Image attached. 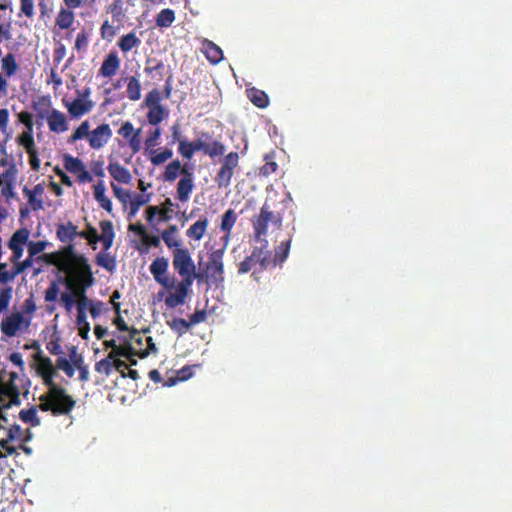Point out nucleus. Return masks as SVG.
Here are the masks:
<instances>
[{
	"label": "nucleus",
	"instance_id": "f257e3e1",
	"mask_svg": "<svg viewBox=\"0 0 512 512\" xmlns=\"http://www.w3.org/2000/svg\"><path fill=\"white\" fill-rule=\"evenodd\" d=\"M75 406V401L62 388H53L46 396L40 397L39 408L52 411L54 415L68 414Z\"/></svg>",
	"mask_w": 512,
	"mask_h": 512
},
{
	"label": "nucleus",
	"instance_id": "f03ea898",
	"mask_svg": "<svg viewBox=\"0 0 512 512\" xmlns=\"http://www.w3.org/2000/svg\"><path fill=\"white\" fill-rule=\"evenodd\" d=\"M223 256L224 248L212 251L206 266L205 274L207 280L215 286H219L224 281Z\"/></svg>",
	"mask_w": 512,
	"mask_h": 512
},
{
	"label": "nucleus",
	"instance_id": "7ed1b4c3",
	"mask_svg": "<svg viewBox=\"0 0 512 512\" xmlns=\"http://www.w3.org/2000/svg\"><path fill=\"white\" fill-rule=\"evenodd\" d=\"M169 262L165 257L156 258L150 265V272L155 281L166 290H173L176 282L175 276L167 275Z\"/></svg>",
	"mask_w": 512,
	"mask_h": 512
},
{
	"label": "nucleus",
	"instance_id": "20e7f679",
	"mask_svg": "<svg viewBox=\"0 0 512 512\" xmlns=\"http://www.w3.org/2000/svg\"><path fill=\"white\" fill-rule=\"evenodd\" d=\"M31 319L23 315L22 312H14L6 316L0 325L1 332L7 337H15L22 329H28Z\"/></svg>",
	"mask_w": 512,
	"mask_h": 512
},
{
	"label": "nucleus",
	"instance_id": "39448f33",
	"mask_svg": "<svg viewBox=\"0 0 512 512\" xmlns=\"http://www.w3.org/2000/svg\"><path fill=\"white\" fill-rule=\"evenodd\" d=\"M173 267L178 274L186 272H195L196 266L187 248H178L173 250Z\"/></svg>",
	"mask_w": 512,
	"mask_h": 512
},
{
	"label": "nucleus",
	"instance_id": "423d86ee",
	"mask_svg": "<svg viewBox=\"0 0 512 512\" xmlns=\"http://www.w3.org/2000/svg\"><path fill=\"white\" fill-rule=\"evenodd\" d=\"M278 223L280 219L272 211L269 210L268 206L264 204L261 208L260 214L254 221V230L256 238L260 239L262 235L267 233L268 223Z\"/></svg>",
	"mask_w": 512,
	"mask_h": 512
},
{
	"label": "nucleus",
	"instance_id": "0eeeda50",
	"mask_svg": "<svg viewBox=\"0 0 512 512\" xmlns=\"http://www.w3.org/2000/svg\"><path fill=\"white\" fill-rule=\"evenodd\" d=\"M29 230L19 229L11 236L8 247L12 250L11 262H17L23 255V245L28 241Z\"/></svg>",
	"mask_w": 512,
	"mask_h": 512
},
{
	"label": "nucleus",
	"instance_id": "6e6552de",
	"mask_svg": "<svg viewBox=\"0 0 512 512\" xmlns=\"http://www.w3.org/2000/svg\"><path fill=\"white\" fill-rule=\"evenodd\" d=\"M112 137V130L108 124H101L89 134V145L93 149L102 148Z\"/></svg>",
	"mask_w": 512,
	"mask_h": 512
},
{
	"label": "nucleus",
	"instance_id": "1a4fd4ad",
	"mask_svg": "<svg viewBox=\"0 0 512 512\" xmlns=\"http://www.w3.org/2000/svg\"><path fill=\"white\" fill-rule=\"evenodd\" d=\"M268 259V251H264L262 248L255 249L252 254L240 263L239 272L247 273L256 263H260L264 266Z\"/></svg>",
	"mask_w": 512,
	"mask_h": 512
},
{
	"label": "nucleus",
	"instance_id": "9d476101",
	"mask_svg": "<svg viewBox=\"0 0 512 512\" xmlns=\"http://www.w3.org/2000/svg\"><path fill=\"white\" fill-rule=\"evenodd\" d=\"M94 103L85 98H76L74 101L66 103V108L71 116L78 118L90 112Z\"/></svg>",
	"mask_w": 512,
	"mask_h": 512
},
{
	"label": "nucleus",
	"instance_id": "9b49d317",
	"mask_svg": "<svg viewBox=\"0 0 512 512\" xmlns=\"http://www.w3.org/2000/svg\"><path fill=\"white\" fill-rule=\"evenodd\" d=\"M181 173L184 176L178 182L177 197L181 202H186L194 188L193 177L186 170H182Z\"/></svg>",
	"mask_w": 512,
	"mask_h": 512
},
{
	"label": "nucleus",
	"instance_id": "f8f14e48",
	"mask_svg": "<svg viewBox=\"0 0 512 512\" xmlns=\"http://www.w3.org/2000/svg\"><path fill=\"white\" fill-rule=\"evenodd\" d=\"M173 289H175V291H171L165 298V304L169 308H175L184 304L189 291L177 281Z\"/></svg>",
	"mask_w": 512,
	"mask_h": 512
},
{
	"label": "nucleus",
	"instance_id": "ddd939ff",
	"mask_svg": "<svg viewBox=\"0 0 512 512\" xmlns=\"http://www.w3.org/2000/svg\"><path fill=\"white\" fill-rule=\"evenodd\" d=\"M48 127L54 133H63L68 130V122L64 113L52 109L49 116Z\"/></svg>",
	"mask_w": 512,
	"mask_h": 512
},
{
	"label": "nucleus",
	"instance_id": "4468645a",
	"mask_svg": "<svg viewBox=\"0 0 512 512\" xmlns=\"http://www.w3.org/2000/svg\"><path fill=\"white\" fill-rule=\"evenodd\" d=\"M74 295L78 310L76 322H83L84 319H87L86 310L89 309L90 299L86 296L84 287L74 289Z\"/></svg>",
	"mask_w": 512,
	"mask_h": 512
},
{
	"label": "nucleus",
	"instance_id": "2eb2a0df",
	"mask_svg": "<svg viewBox=\"0 0 512 512\" xmlns=\"http://www.w3.org/2000/svg\"><path fill=\"white\" fill-rule=\"evenodd\" d=\"M120 67V60L116 53H109L103 61L99 73L104 77H112Z\"/></svg>",
	"mask_w": 512,
	"mask_h": 512
},
{
	"label": "nucleus",
	"instance_id": "dca6fc26",
	"mask_svg": "<svg viewBox=\"0 0 512 512\" xmlns=\"http://www.w3.org/2000/svg\"><path fill=\"white\" fill-rule=\"evenodd\" d=\"M109 174L118 182L128 184L131 182L132 176L127 168L118 162H112L107 167Z\"/></svg>",
	"mask_w": 512,
	"mask_h": 512
},
{
	"label": "nucleus",
	"instance_id": "f3484780",
	"mask_svg": "<svg viewBox=\"0 0 512 512\" xmlns=\"http://www.w3.org/2000/svg\"><path fill=\"white\" fill-rule=\"evenodd\" d=\"M56 234H57L58 239L62 243H70L76 237L79 236L77 227L71 222H68L67 224H59L57 226Z\"/></svg>",
	"mask_w": 512,
	"mask_h": 512
},
{
	"label": "nucleus",
	"instance_id": "a211bd4d",
	"mask_svg": "<svg viewBox=\"0 0 512 512\" xmlns=\"http://www.w3.org/2000/svg\"><path fill=\"white\" fill-rule=\"evenodd\" d=\"M101 235H98V241L102 242L105 250L110 249L113 244L114 239V230L113 224L109 220H104L100 222Z\"/></svg>",
	"mask_w": 512,
	"mask_h": 512
},
{
	"label": "nucleus",
	"instance_id": "6ab92c4d",
	"mask_svg": "<svg viewBox=\"0 0 512 512\" xmlns=\"http://www.w3.org/2000/svg\"><path fill=\"white\" fill-rule=\"evenodd\" d=\"M43 192L44 187L41 184H37L33 189H28L27 187L23 189V193L27 197L28 203L34 210L43 208L42 200L37 198L38 196H41Z\"/></svg>",
	"mask_w": 512,
	"mask_h": 512
},
{
	"label": "nucleus",
	"instance_id": "aec40b11",
	"mask_svg": "<svg viewBox=\"0 0 512 512\" xmlns=\"http://www.w3.org/2000/svg\"><path fill=\"white\" fill-rule=\"evenodd\" d=\"M203 51L212 64H217L223 59L222 49L210 40L203 41Z\"/></svg>",
	"mask_w": 512,
	"mask_h": 512
},
{
	"label": "nucleus",
	"instance_id": "412c9836",
	"mask_svg": "<svg viewBox=\"0 0 512 512\" xmlns=\"http://www.w3.org/2000/svg\"><path fill=\"white\" fill-rule=\"evenodd\" d=\"M105 185L103 182H99L94 186V197L99 205L108 211L109 213L112 211V203L110 199L105 195Z\"/></svg>",
	"mask_w": 512,
	"mask_h": 512
},
{
	"label": "nucleus",
	"instance_id": "4be33fe9",
	"mask_svg": "<svg viewBox=\"0 0 512 512\" xmlns=\"http://www.w3.org/2000/svg\"><path fill=\"white\" fill-rule=\"evenodd\" d=\"M207 226V218L199 219L186 231V235L195 240H200L204 236Z\"/></svg>",
	"mask_w": 512,
	"mask_h": 512
},
{
	"label": "nucleus",
	"instance_id": "5701e85b",
	"mask_svg": "<svg viewBox=\"0 0 512 512\" xmlns=\"http://www.w3.org/2000/svg\"><path fill=\"white\" fill-rule=\"evenodd\" d=\"M168 114V110L162 105L151 107L147 113V119L151 125H157L162 122L168 116Z\"/></svg>",
	"mask_w": 512,
	"mask_h": 512
},
{
	"label": "nucleus",
	"instance_id": "b1692460",
	"mask_svg": "<svg viewBox=\"0 0 512 512\" xmlns=\"http://www.w3.org/2000/svg\"><path fill=\"white\" fill-rule=\"evenodd\" d=\"M141 43V40L136 36L135 33L130 32L126 35H123L119 42L118 46L123 52H128L135 47H138Z\"/></svg>",
	"mask_w": 512,
	"mask_h": 512
},
{
	"label": "nucleus",
	"instance_id": "393cba45",
	"mask_svg": "<svg viewBox=\"0 0 512 512\" xmlns=\"http://www.w3.org/2000/svg\"><path fill=\"white\" fill-rule=\"evenodd\" d=\"M126 80H127V97L131 101L139 100L141 98L140 81L134 76H130Z\"/></svg>",
	"mask_w": 512,
	"mask_h": 512
},
{
	"label": "nucleus",
	"instance_id": "a878e982",
	"mask_svg": "<svg viewBox=\"0 0 512 512\" xmlns=\"http://www.w3.org/2000/svg\"><path fill=\"white\" fill-rule=\"evenodd\" d=\"M247 92L249 99L255 106L259 108H265L268 106L269 99L265 92L258 90L256 88H252Z\"/></svg>",
	"mask_w": 512,
	"mask_h": 512
},
{
	"label": "nucleus",
	"instance_id": "bb28decb",
	"mask_svg": "<svg viewBox=\"0 0 512 512\" xmlns=\"http://www.w3.org/2000/svg\"><path fill=\"white\" fill-rule=\"evenodd\" d=\"M64 167L73 174H78L85 167L81 159L73 157L69 154L63 156Z\"/></svg>",
	"mask_w": 512,
	"mask_h": 512
},
{
	"label": "nucleus",
	"instance_id": "cd10ccee",
	"mask_svg": "<svg viewBox=\"0 0 512 512\" xmlns=\"http://www.w3.org/2000/svg\"><path fill=\"white\" fill-rule=\"evenodd\" d=\"M175 20L174 11L171 9H163L156 17V25L161 28H167Z\"/></svg>",
	"mask_w": 512,
	"mask_h": 512
},
{
	"label": "nucleus",
	"instance_id": "c85d7f7f",
	"mask_svg": "<svg viewBox=\"0 0 512 512\" xmlns=\"http://www.w3.org/2000/svg\"><path fill=\"white\" fill-rule=\"evenodd\" d=\"M181 171V163L179 160H174L166 166L163 179L166 182H173L179 172Z\"/></svg>",
	"mask_w": 512,
	"mask_h": 512
},
{
	"label": "nucleus",
	"instance_id": "c756f323",
	"mask_svg": "<svg viewBox=\"0 0 512 512\" xmlns=\"http://www.w3.org/2000/svg\"><path fill=\"white\" fill-rule=\"evenodd\" d=\"M90 124L88 121H84L82 122L79 127L74 131V133L70 136V138L68 139V143L72 144V143H75L76 141L80 140V139H83V138H87L89 139V134H90Z\"/></svg>",
	"mask_w": 512,
	"mask_h": 512
},
{
	"label": "nucleus",
	"instance_id": "7c9ffc66",
	"mask_svg": "<svg viewBox=\"0 0 512 512\" xmlns=\"http://www.w3.org/2000/svg\"><path fill=\"white\" fill-rule=\"evenodd\" d=\"M74 21V14L69 10L62 9L56 18V24L61 29H68Z\"/></svg>",
	"mask_w": 512,
	"mask_h": 512
},
{
	"label": "nucleus",
	"instance_id": "2f4dec72",
	"mask_svg": "<svg viewBox=\"0 0 512 512\" xmlns=\"http://www.w3.org/2000/svg\"><path fill=\"white\" fill-rule=\"evenodd\" d=\"M232 176H233V171L222 166L220 168L219 172L217 173L215 181L217 182V185L220 188H222V187L226 188L230 185Z\"/></svg>",
	"mask_w": 512,
	"mask_h": 512
},
{
	"label": "nucleus",
	"instance_id": "473e14b6",
	"mask_svg": "<svg viewBox=\"0 0 512 512\" xmlns=\"http://www.w3.org/2000/svg\"><path fill=\"white\" fill-rule=\"evenodd\" d=\"M2 69L5 71L8 77L14 75L18 69L13 54L9 53L2 59Z\"/></svg>",
	"mask_w": 512,
	"mask_h": 512
},
{
	"label": "nucleus",
	"instance_id": "72a5a7b5",
	"mask_svg": "<svg viewBox=\"0 0 512 512\" xmlns=\"http://www.w3.org/2000/svg\"><path fill=\"white\" fill-rule=\"evenodd\" d=\"M236 221V213L233 209H228L222 216L221 230L230 232Z\"/></svg>",
	"mask_w": 512,
	"mask_h": 512
},
{
	"label": "nucleus",
	"instance_id": "f704fd0d",
	"mask_svg": "<svg viewBox=\"0 0 512 512\" xmlns=\"http://www.w3.org/2000/svg\"><path fill=\"white\" fill-rule=\"evenodd\" d=\"M20 419L26 423H31L33 426L40 425V419L37 416L36 408H30L20 411Z\"/></svg>",
	"mask_w": 512,
	"mask_h": 512
},
{
	"label": "nucleus",
	"instance_id": "c9c22d12",
	"mask_svg": "<svg viewBox=\"0 0 512 512\" xmlns=\"http://www.w3.org/2000/svg\"><path fill=\"white\" fill-rule=\"evenodd\" d=\"M168 325L180 336L187 332L191 326L188 321L182 318H174L172 321L168 322Z\"/></svg>",
	"mask_w": 512,
	"mask_h": 512
},
{
	"label": "nucleus",
	"instance_id": "e433bc0d",
	"mask_svg": "<svg viewBox=\"0 0 512 512\" xmlns=\"http://www.w3.org/2000/svg\"><path fill=\"white\" fill-rule=\"evenodd\" d=\"M134 354V348L131 345L127 346H118L111 351L109 355V359H120V357L130 358V355Z\"/></svg>",
	"mask_w": 512,
	"mask_h": 512
},
{
	"label": "nucleus",
	"instance_id": "4c0bfd02",
	"mask_svg": "<svg viewBox=\"0 0 512 512\" xmlns=\"http://www.w3.org/2000/svg\"><path fill=\"white\" fill-rule=\"evenodd\" d=\"M12 295L13 288L11 286L0 288V310H6L8 308Z\"/></svg>",
	"mask_w": 512,
	"mask_h": 512
},
{
	"label": "nucleus",
	"instance_id": "58836bf2",
	"mask_svg": "<svg viewBox=\"0 0 512 512\" xmlns=\"http://www.w3.org/2000/svg\"><path fill=\"white\" fill-rule=\"evenodd\" d=\"M289 250H290V240L287 242H282L276 250L275 259H274L275 262L276 263L284 262L286 260V258L288 257Z\"/></svg>",
	"mask_w": 512,
	"mask_h": 512
},
{
	"label": "nucleus",
	"instance_id": "ea45409f",
	"mask_svg": "<svg viewBox=\"0 0 512 512\" xmlns=\"http://www.w3.org/2000/svg\"><path fill=\"white\" fill-rule=\"evenodd\" d=\"M148 202V198L144 195L137 194L130 201V215L134 216L141 206Z\"/></svg>",
	"mask_w": 512,
	"mask_h": 512
},
{
	"label": "nucleus",
	"instance_id": "a19ab883",
	"mask_svg": "<svg viewBox=\"0 0 512 512\" xmlns=\"http://www.w3.org/2000/svg\"><path fill=\"white\" fill-rule=\"evenodd\" d=\"M225 152V146L217 141H214L213 143H208L205 154L209 155L210 157H215L219 155H223Z\"/></svg>",
	"mask_w": 512,
	"mask_h": 512
},
{
	"label": "nucleus",
	"instance_id": "79ce46f5",
	"mask_svg": "<svg viewBox=\"0 0 512 512\" xmlns=\"http://www.w3.org/2000/svg\"><path fill=\"white\" fill-rule=\"evenodd\" d=\"M15 263L16 264H15V266L13 268V271H11L14 278L17 275L23 273L28 268H30L33 265V259H31V257L28 256L25 260H23L21 262L17 261Z\"/></svg>",
	"mask_w": 512,
	"mask_h": 512
},
{
	"label": "nucleus",
	"instance_id": "37998d69",
	"mask_svg": "<svg viewBox=\"0 0 512 512\" xmlns=\"http://www.w3.org/2000/svg\"><path fill=\"white\" fill-rule=\"evenodd\" d=\"M173 156V152L170 149H165L160 153H157L151 157V162L153 165L158 166L166 162Z\"/></svg>",
	"mask_w": 512,
	"mask_h": 512
},
{
	"label": "nucleus",
	"instance_id": "c03bdc74",
	"mask_svg": "<svg viewBox=\"0 0 512 512\" xmlns=\"http://www.w3.org/2000/svg\"><path fill=\"white\" fill-rule=\"evenodd\" d=\"M95 370L99 373H104L106 376L110 375L112 371V359H109V355L96 363Z\"/></svg>",
	"mask_w": 512,
	"mask_h": 512
},
{
	"label": "nucleus",
	"instance_id": "a18cd8bd",
	"mask_svg": "<svg viewBox=\"0 0 512 512\" xmlns=\"http://www.w3.org/2000/svg\"><path fill=\"white\" fill-rule=\"evenodd\" d=\"M56 367L65 372L68 377H72L75 373L74 368L70 364L69 360L64 357H59L56 361Z\"/></svg>",
	"mask_w": 512,
	"mask_h": 512
},
{
	"label": "nucleus",
	"instance_id": "49530a36",
	"mask_svg": "<svg viewBox=\"0 0 512 512\" xmlns=\"http://www.w3.org/2000/svg\"><path fill=\"white\" fill-rule=\"evenodd\" d=\"M47 246L46 241H38V242H29L28 243V253L29 257L33 259V257L45 250Z\"/></svg>",
	"mask_w": 512,
	"mask_h": 512
},
{
	"label": "nucleus",
	"instance_id": "de8ad7c7",
	"mask_svg": "<svg viewBox=\"0 0 512 512\" xmlns=\"http://www.w3.org/2000/svg\"><path fill=\"white\" fill-rule=\"evenodd\" d=\"M161 238L162 240L164 241V243L166 244V246L169 248V249H178V248H181V240H179L176 235H171L169 233H162L161 234Z\"/></svg>",
	"mask_w": 512,
	"mask_h": 512
},
{
	"label": "nucleus",
	"instance_id": "09e8293b",
	"mask_svg": "<svg viewBox=\"0 0 512 512\" xmlns=\"http://www.w3.org/2000/svg\"><path fill=\"white\" fill-rule=\"evenodd\" d=\"M239 156L236 152H230L228 155L225 156L223 159L222 166L234 171V169L238 165Z\"/></svg>",
	"mask_w": 512,
	"mask_h": 512
},
{
	"label": "nucleus",
	"instance_id": "8fccbe9b",
	"mask_svg": "<svg viewBox=\"0 0 512 512\" xmlns=\"http://www.w3.org/2000/svg\"><path fill=\"white\" fill-rule=\"evenodd\" d=\"M160 100H161V96H160V93L159 91L157 90H152L150 91L146 98H145V105L148 107V108H151V107H156V106H160Z\"/></svg>",
	"mask_w": 512,
	"mask_h": 512
},
{
	"label": "nucleus",
	"instance_id": "3c124183",
	"mask_svg": "<svg viewBox=\"0 0 512 512\" xmlns=\"http://www.w3.org/2000/svg\"><path fill=\"white\" fill-rule=\"evenodd\" d=\"M182 280L179 282L187 290L190 289L195 279H199L200 275L195 272H186L185 274H179Z\"/></svg>",
	"mask_w": 512,
	"mask_h": 512
},
{
	"label": "nucleus",
	"instance_id": "603ef678",
	"mask_svg": "<svg viewBox=\"0 0 512 512\" xmlns=\"http://www.w3.org/2000/svg\"><path fill=\"white\" fill-rule=\"evenodd\" d=\"M19 139H20V144L25 147L26 152L36 149L31 131L23 133Z\"/></svg>",
	"mask_w": 512,
	"mask_h": 512
},
{
	"label": "nucleus",
	"instance_id": "864d4df0",
	"mask_svg": "<svg viewBox=\"0 0 512 512\" xmlns=\"http://www.w3.org/2000/svg\"><path fill=\"white\" fill-rule=\"evenodd\" d=\"M178 151L186 159H191L195 152L192 149V144L186 140L180 141Z\"/></svg>",
	"mask_w": 512,
	"mask_h": 512
},
{
	"label": "nucleus",
	"instance_id": "5fc2aeb1",
	"mask_svg": "<svg viewBox=\"0 0 512 512\" xmlns=\"http://www.w3.org/2000/svg\"><path fill=\"white\" fill-rule=\"evenodd\" d=\"M141 130L138 129L135 133L128 139L129 147L133 153H137L141 149V138H140Z\"/></svg>",
	"mask_w": 512,
	"mask_h": 512
},
{
	"label": "nucleus",
	"instance_id": "6e6d98bb",
	"mask_svg": "<svg viewBox=\"0 0 512 512\" xmlns=\"http://www.w3.org/2000/svg\"><path fill=\"white\" fill-rule=\"evenodd\" d=\"M59 294V286L53 281L45 292V301L53 302L57 299Z\"/></svg>",
	"mask_w": 512,
	"mask_h": 512
},
{
	"label": "nucleus",
	"instance_id": "4d7b16f0",
	"mask_svg": "<svg viewBox=\"0 0 512 512\" xmlns=\"http://www.w3.org/2000/svg\"><path fill=\"white\" fill-rule=\"evenodd\" d=\"M161 136V129L156 128L155 130L151 131L149 136L147 137L145 141V145L147 148H153L159 144L158 140Z\"/></svg>",
	"mask_w": 512,
	"mask_h": 512
},
{
	"label": "nucleus",
	"instance_id": "13d9d810",
	"mask_svg": "<svg viewBox=\"0 0 512 512\" xmlns=\"http://www.w3.org/2000/svg\"><path fill=\"white\" fill-rule=\"evenodd\" d=\"M8 440L16 441L22 440L23 430L19 425H12L6 432Z\"/></svg>",
	"mask_w": 512,
	"mask_h": 512
},
{
	"label": "nucleus",
	"instance_id": "bf43d9fd",
	"mask_svg": "<svg viewBox=\"0 0 512 512\" xmlns=\"http://www.w3.org/2000/svg\"><path fill=\"white\" fill-rule=\"evenodd\" d=\"M112 186V189H113V192H114V195L123 203H126L128 200H130L131 198V194L128 190H124L123 188L115 185V184H111Z\"/></svg>",
	"mask_w": 512,
	"mask_h": 512
},
{
	"label": "nucleus",
	"instance_id": "052dcab7",
	"mask_svg": "<svg viewBox=\"0 0 512 512\" xmlns=\"http://www.w3.org/2000/svg\"><path fill=\"white\" fill-rule=\"evenodd\" d=\"M75 295H74V290L72 291V293H67V292H64L61 294V302L63 303L65 309L70 312L75 304Z\"/></svg>",
	"mask_w": 512,
	"mask_h": 512
},
{
	"label": "nucleus",
	"instance_id": "680f3d73",
	"mask_svg": "<svg viewBox=\"0 0 512 512\" xmlns=\"http://www.w3.org/2000/svg\"><path fill=\"white\" fill-rule=\"evenodd\" d=\"M203 138L208 139L209 135L207 133H203L201 137L190 142L192 144V149L196 151H203L205 153L208 143L203 140Z\"/></svg>",
	"mask_w": 512,
	"mask_h": 512
},
{
	"label": "nucleus",
	"instance_id": "e2e57ef3",
	"mask_svg": "<svg viewBox=\"0 0 512 512\" xmlns=\"http://www.w3.org/2000/svg\"><path fill=\"white\" fill-rule=\"evenodd\" d=\"M41 375L44 374H55L56 370L50 358H43L40 362Z\"/></svg>",
	"mask_w": 512,
	"mask_h": 512
},
{
	"label": "nucleus",
	"instance_id": "0e129e2a",
	"mask_svg": "<svg viewBox=\"0 0 512 512\" xmlns=\"http://www.w3.org/2000/svg\"><path fill=\"white\" fill-rule=\"evenodd\" d=\"M14 279L12 272L7 271V264L0 263V284H6Z\"/></svg>",
	"mask_w": 512,
	"mask_h": 512
},
{
	"label": "nucleus",
	"instance_id": "69168bd1",
	"mask_svg": "<svg viewBox=\"0 0 512 512\" xmlns=\"http://www.w3.org/2000/svg\"><path fill=\"white\" fill-rule=\"evenodd\" d=\"M17 173L18 170L16 168V165L12 163L9 165L8 169L2 174V178L5 182L11 181L14 183L16 181Z\"/></svg>",
	"mask_w": 512,
	"mask_h": 512
},
{
	"label": "nucleus",
	"instance_id": "338daca9",
	"mask_svg": "<svg viewBox=\"0 0 512 512\" xmlns=\"http://www.w3.org/2000/svg\"><path fill=\"white\" fill-rule=\"evenodd\" d=\"M118 133L125 139H129L135 133L132 123L129 121L124 122Z\"/></svg>",
	"mask_w": 512,
	"mask_h": 512
},
{
	"label": "nucleus",
	"instance_id": "774afa93",
	"mask_svg": "<svg viewBox=\"0 0 512 512\" xmlns=\"http://www.w3.org/2000/svg\"><path fill=\"white\" fill-rule=\"evenodd\" d=\"M21 12L27 17H32L34 14V1L21 0Z\"/></svg>",
	"mask_w": 512,
	"mask_h": 512
}]
</instances>
